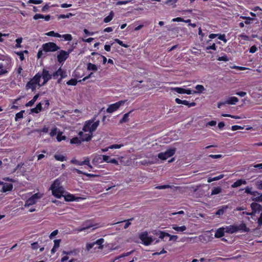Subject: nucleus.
Returning a JSON list of instances; mask_svg holds the SVG:
<instances>
[{
    "instance_id": "1",
    "label": "nucleus",
    "mask_w": 262,
    "mask_h": 262,
    "mask_svg": "<svg viewBox=\"0 0 262 262\" xmlns=\"http://www.w3.org/2000/svg\"><path fill=\"white\" fill-rule=\"evenodd\" d=\"M96 116L94 117L85 122L82 127V131L79 132L78 135L81 138L82 141H89L93 137V133L95 131L99 125V120L96 121Z\"/></svg>"
},
{
    "instance_id": "2",
    "label": "nucleus",
    "mask_w": 262,
    "mask_h": 262,
    "mask_svg": "<svg viewBox=\"0 0 262 262\" xmlns=\"http://www.w3.org/2000/svg\"><path fill=\"white\" fill-rule=\"evenodd\" d=\"M52 190V194L57 198H60L63 196L66 200V195H63V191L62 187L60 186V181L56 179L51 185L50 188Z\"/></svg>"
},
{
    "instance_id": "3",
    "label": "nucleus",
    "mask_w": 262,
    "mask_h": 262,
    "mask_svg": "<svg viewBox=\"0 0 262 262\" xmlns=\"http://www.w3.org/2000/svg\"><path fill=\"white\" fill-rule=\"evenodd\" d=\"M40 73H37L36 74L34 75V76L31 78L29 81H28L26 85V88L27 90L31 89L32 92H34L36 90L37 85H38L39 87L42 86L41 84H40Z\"/></svg>"
},
{
    "instance_id": "4",
    "label": "nucleus",
    "mask_w": 262,
    "mask_h": 262,
    "mask_svg": "<svg viewBox=\"0 0 262 262\" xmlns=\"http://www.w3.org/2000/svg\"><path fill=\"white\" fill-rule=\"evenodd\" d=\"M246 193L252 195L251 199L252 201L256 202H262V193H260L257 191H252V187L247 186L245 188Z\"/></svg>"
},
{
    "instance_id": "5",
    "label": "nucleus",
    "mask_w": 262,
    "mask_h": 262,
    "mask_svg": "<svg viewBox=\"0 0 262 262\" xmlns=\"http://www.w3.org/2000/svg\"><path fill=\"white\" fill-rule=\"evenodd\" d=\"M104 242V239L102 238H100L97 239L95 242L88 243L85 246V250L89 251L92 248L94 247L95 245H98L97 247L99 249H102L103 248V243ZM97 247H95L94 249H96Z\"/></svg>"
},
{
    "instance_id": "6",
    "label": "nucleus",
    "mask_w": 262,
    "mask_h": 262,
    "mask_svg": "<svg viewBox=\"0 0 262 262\" xmlns=\"http://www.w3.org/2000/svg\"><path fill=\"white\" fill-rule=\"evenodd\" d=\"M176 151V149L175 148H170L166 150L164 152H160L158 155V157L159 159L165 160L169 157L173 156Z\"/></svg>"
},
{
    "instance_id": "7",
    "label": "nucleus",
    "mask_w": 262,
    "mask_h": 262,
    "mask_svg": "<svg viewBox=\"0 0 262 262\" xmlns=\"http://www.w3.org/2000/svg\"><path fill=\"white\" fill-rule=\"evenodd\" d=\"M42 48V50L46 52H54L59 49V47L56 44L53 42H49L43 44Z\"/></svg>"
},
{
    "instance_id": "8",
    "label": "nucleus",
    "mask_w": 262,
    "mask_h": 262,
    "mask_svg": "<svg viewBox=\"0 0 262 262\" xmlns=\"http://www.w3.org/2000/svg\"><path fill=\"white\" fill-rule=\"evenodd\" d=\"M139 238L142 241L145 246L150 245L153 241L151 237L148 236L147 231L141 233L139 235Z\"/></svg>"
},
{
    "instance_id": "9",
    "label": "nucleus",
    "mask_w": 262,
    "mask_h": 262,
    "mask_svg": "<svg viewBox=\"0 0 262 262\" xmlns=\"http://www.w3.org/2000/svg\"><path fill=\"white\" fill-rule=\"evenodd\" d=\"M65 72L60 68L52 74V78L57 79V82L60 83L61 79L66 77Z\"/></svg>"
},
{
    "instance_id": "10",
    "label": "nucleus",
    "mask_w": 262,
    "mask_h": 262,
    "mask_svg": "<svg viewBox=\"0 0 262 262\" xmlns=\"http://www.w3.org/2000/svg\"><path fill=\"white\" fill-rule=\"evenodd\" d=\"M40 78L42 77L43 81L41 84V85L46 84L50 79H52V74L49 73V72L46 69H43L42 73H40Z\"/></svg>"
},
{
    "instance_id": "11",
    "label": "nucleus",
    "mask_w": 262,
    "mask_h": 262,
    "mask_svg": "<svg viewBox=\"0 0 262 262\" xmlns=\"http://www.w3.org/2000/svg\"><path fill=\"white\" fill-rule=\"evenodd\" d=\"M124 103V101H119L115 103L112 104L108 106L106 109V112L109 113H112L116 111L119 107Z\"/></svg>"
},
{
    "instance_id": "12",
    "label": "nucleus",
    "mask_w": 262,
    "mask_h": 262,
    "mask_svg": "<svg viewBox=\"0 0 262 262\" xmlns=\"http://www.w3.org/2000/svg\"><path fill=\"white\" fill-rule=\"evenodd\" d=\"M2 185V188L0 190L2 192H7L11 191L13 189V186L11 183H7L0 181V186Z\"/></svg>"
},
{
    "instance_id": "13",
    "label": "nucleus",
    "mask_w": 262,
    "mask_h": 262,
    "mask_svg": "<svg viewBox=\"0 0 262 262\" xmlns=\"http://www.w3.org/2000/svg\"><path fill=\"white\" fill-rule=\"evenodd\" d=\"M39 198L38 193H35L33 195H32L30 198L27 199L25 202V206H30L32 205L35 204L37 199Z\"/></svg>"
},
{
    "instance_id": "14",
    "label": "nucleus",
    "mask_w": 262,
    "mask_h": 262,
    "mask_svg": "<svg viewBox=\"0 0 262 262\" xmlns=\"http://www.w3.org/2000/svg\"><path fill=\"white\" fill-rule=\"evenodd\" d=\"M95 226V225L93 223V222L92 220H88L84 222L82 226L78 229L77 230L78 231H84L86 229H89L91 227H93Z\"/></svg>"
},
{
    "instance_id": "15",
    "label": "nucleus",
    "mask_w": 262,
    "mask_h": 262,
    "mask_svg": "<svg viewBox=\"0 0 262 262\" xmlns=\"http://www.w3.org/2000/svg\"><path fill=\"white\" fill-rule=\"evenodd\" d=\"M79 252V251L77 249H74L73 251H70L69 252L67 251V261L68 262H77V259L70 258V255L76 256Z\"/></svg>"
},
{
    "instance_id": "16",
    "label": "nucleus",
    "mask_w": 262,
    "mask_h": 262,
    "mask_svg": "<svg viewBox=\"0 0 262 262\" xmlns=\"http://www.w3.org/2000/svg\"><path fill=\"white\" fill-rule=\"evenodd\" d=\"M251 208L252 210V213L253 214L256 212H260L262 209V206L261 205L256 202H253L251 204Z\"/></svg>"
},
{
    "instance_id": "17",
    "label": "nucleus",
    "mask_w": 262,
    "mask_h": 262,
    "mask_svg": "<svg viewBox=\"0 0 262 262\" xmlns=\"http://www.w3.org/2000/svg\"><path fill=\"white\" fill-rule=\"evenodd\" d=\"M91 55L96 56L97 59L99 61H101L102 59V62L103 64H105L107 61V58L104 56L101 55L97 52H93L91 53Z\"/></svg>"
},
{
    "instance_id": "18",
    "label": "nucleus",
    "mask_w": 262,
    "mask_h": 262,
    "mask_svg": "<svg viewBox=\"0 0 262 262\" xmlns=\"http://www.w3.org/2000/svg\"><path fill=\"white\" fill-rule=\"evenodd\" d=\"M81 197H76L75 195L67 192V202L76 201L78 202L81 200Z\"/></svg>"
},
{
    "instance_id": "19",
    "label": "nucleus",
    "mask_w": 262,
    "mask_h": 262,
    "mask_svg": "<svg viewBox=\"0 0 262 262\" xmlns=\"http://www.w3.org/2000/svg\"><path fill=\"white\" fill-rule=\"evenodd\" d=\"M250 231L249 228H248L246 225L244 223H242L238 226L236 225V231H243L248 232Z\"/></svg>"
},
{
    "instance_id": "20",
    "label": "nucleus",
    "mask_w": 262,
    "mask_h": 262,
    "mask_svg": "<svg viewBox=\"0 0 262 262\" xmlns=\"http://www.w3.org/2000/svg\"><path fill=\"white\" fill-rule=\"evenodd\" d=\"M225 232L227 233L233 234L236 232V225H229L225 228Z\"/></svg>"
},
{
    "instance_id": "21",
    "label": "nucleus",
    "mask_w": 262,
    "mask_h": 262,
    "mask_svg": "<svg viewBox=\"0 0 262 262\" xmlns=\"http://www.w3.org/2000/svg\"><path fill=\"white\" fill-rule=\"evenodd\" d=\"M247 181L244 179H238L235 181L233 184L231 185L232 188H236L241 186L242 185H246Z\"/></svg>"
},
{
    "instance_id": "22",
    "label": "nucleus",
    "mask_w": 262,
    "mask_h": 262,
    "mask_svg": "<svg viewBox=\"0 0 262 262\" xmlns=\"http://www.w3.org/2000/svg\"><path fill=\"white\" fill-rule=\"evenodd\" d=\"M225 232V228H220L215 231L214 236L216 238H221L224 235Z\"/></svg>"
},
{
    "instance_id": "23",
    "label": "nucleus",
    "mask_w": 262,
    "mask_h": 262,
    "mask_svg": "<svg viewBox=\"0 0 262 262\" xmlns=\"http://www.w3.org/2000/svg\"><path fill=\"white\" fill-rule=\"evenodd\" d=\"M57 60L60 63L66 60V51L61 50L60 52V53L57 55Z\"/></svg>"
},
{
    "instance_id": "24",
    "label": "nucleus",
    "mask_w": 262,
    "mask_h": 262,
    "mask_svg": "<svg viewBox=\"0 0 262 262\" xmlns=\"http://www.w3.org/2000/svg\"><path fill=\"white\" fill-rule=\"evenodd\" d=\"M172 229L179 233L183 232L187 229V228L185 225L182 226H178L177 225H172Z\"/></svg>"
},
{
    "instance_id": "25",
    "label": "nucleus",
    "mask_w": 262,
    "mask_h": 262,
    "mask_svg": "<svg viewBox=\"0 0 262 262\" xmlns=\"http://www.w3.org/2000/svg\"><path fill=\"white\" fill-rule=\"evenodd\" d=\"M75 163L78 165H86L88 166L89 167H90V168H93L92 166L90 164V160L88 158H87L86 159H85L84 160H83L82 161H76Z\"/></svg>"
},
{
    "instance_id": "26",
    "label": "nucleus",
    "mask_w": 262,
    "mask_h": 262,
    "mask_svg": "<svg viewBox=\"0 0 262 262\" xmlns=\"http://www.w3.org/2000/svg\"><path fill=\"white\" fill-rule=\"evenodd\" d=\"M60 242H61L60 239H55L54 241V246L51 250L52 254H54L57 251V249L59 247V245H60Z\"/></svg>"
},
{
    "instance_id": "27",
    "label": "nucleus",
    "mask_w": 262,
    "mask_h": 262,
    "mask_svg": "<svg viewBox=\"0 0 262 262\" xmlns=\"http://www.w3.org/2000/svg\"><path fill=\"white\" fill-rule=\"evenodd\" d=\"M251 170L254 172H257L256 169H262V163L257 164H252L250 166Z\"/></svg>"
},
{
    "instance_id": "28",
    "label": "nucleus",
    "mask_w": 262,
    "mask_h": 262,
    "mask_svg": "<svg viewBox=\"0 0 262 262\" xmlns=\"http://www.w3.org/2000/svg\"><path fill=\"white\" fill-rule=\"evenodd\" d=\"M238 101V99L236 97H231L229 98L226 101V104H235Z\"/></svg>"
},
{
    "instance_id": "29",
    "label": "nucleus",
    "mask_w": 262,
    "mask_h": 262,
    "mask_svg": "<svg viewBox=\"0 0 262 262\" xmlns=\"http://www.w3.org/2000/svg\"><path fill=\"white\" fill-rule=\"evenodd\" d=\"M42 110V104L41 102H39L38 103L35 107L34 108H32L31 109V112L32 113H38L39 112H41V111Z\"/></svg>"
},
{
    "instance_id": "30",
    "label": "nucleus",
    "mask_w": 262,
    "mask_h": 262,
    "mask_svg": "<svg viewBox=\"0 0 262 262\" xmlns=\"http://www.w3.org/2000/svg\"><path fill=\"white\" fill-rule=\"evenodd\" d=\"M114 13L113 12V11H111L108 15L106 17H105L104 19H103V21L105 23H109L110 22L113 18L114 17Z\"/></svg>"
},
{
    "instance_id": "31",
    "label": "nucleus",
    "mask_w": 262,
    "mask_h": 262,
    "mask_svg": "<svg viewBox=\"0 0 262 262\" xmlns=\"http://www.w3.org/2000/svg\"><path fill=\"white\" fill-rule=\"evenodd\" d=\"M82 142H83V141H82V140H81V138H80V137H74L70 140V143L71 144H77V145L80 144Z\"/></svg>"
},
{
    "instance_id": "32",
    "label": "nucleus",
    "mask_w": 262,
    "mask_h": 262,
    "mask_svg": "<svg viewBox=\"0 0 262 262\" xmlns=\"http://www.w3.org/2000/svg\"><path fill=\"white\" fill-rule=\"evenodd\" d=\"M132 112V111H130L127 113H125L123 117L122 118V119L120 120L119 122L120 123H125V122H127L128 120H129V114Z\"/></svg>"
},
{
    "instance_id": "33",
    "label": "nucleus",
    "mask_w": 262,
    "mask_h": 262,
    "mask_svg": "<svg viewBox=\"0 0 262 262\" xmlns=\"http://www.w3.org/2000/svg\"><path fill=\"white\" fill-rule=\"evenodd\" d=\"M87 69L89 71H94V72H96V71H97L98 68L94 64H93L92 63H88L87 64Z\"/></svg>"
},
{
    "instance_id": "34",
    "label": "nucleus",
    "mask_w": 262,
    "mask_h": 262,
    "mask_svg": "<svg viewBox=\"0 0 262 262\" xmlns=\"http://www.w3.org/2000/svg\"><path fill=\"white\" fill-rule=\"evenodd\" d=\"M227 208L228 207L227 206H222L221 208H220L216 211L215 214L218 215H223L225 213Z\"/></svg>"
},
{
    "instance_id": "35",
    "label": "nucleus",
    "mask_w": 262,
    "mask_h": 262,
    "mask_svg": "<svg viewBox=\"0 0 262 262\" xmlns=\"http://www.w3.org/2000/svg\"><path fill=\"white\" fill-rule=\"evenodd\" d=\"M222 191V189L220 187H214L211 191V195H215L219 194Z\"/></svg>"
},
{
    "instance_id": "36",
    "label": "nucleus",
    "mask_w": 262,
    "mask_h": 262,
    "mask_svg": "<svg viewBox=\"0 0 262 262\" xmlns=\"http://www.w3.org/2000/svg\"><path fill=\"white\" fill-rule=\"evenodd\" d=\"M195 89L196 90V93H202L205 91V88L203 85L201 84H198L195 86Z\"/></svg>"
},
{
    "instance_id": "37",
    "label": "nucleus",
    "mask_w": 262,
    "mask_h": 262,
    "mask_svg": "<svg viewBox=\"0 0 262 262\" xmlns=\"http://www.w3.org/2000/svg\"><path fill=\"white\" fill-rule=\"evenodd\" d=\"M224 174H220L218 176L214 177L212 178H209L208 179V182L210 183L212 181L219 180L222 179L224 177Z\"/></svg>"
},
{
    "instance_id": "38",
    "label": "nucleus",
    "mask_w": 262,
    "mask_h": 262,
    "mask_svg": "<svg viewBox=\"0 0 262 262\" xmlns=\"http://www.w3.org/2000/svg\"><path fill=\"white\" fill-rule=\"evenodd\" d=\"M77 42H73L72 45H71V47L68 49V51H67V58H68V55L69 54L72 52V51L73 50V49L76 47L77 45Z\"/></svg>"
},
{
    "instance_id": "39",
    "label": "nucleus",
    "mask_w": 262,
    "mask_h": 262,
    "mask_svg": "<svg viewBox=\"0 0 262 262\" xmlns=\"http://www.w3.org/2000/svg\"><path fill=\"white\" fill-rule=\"evenodd\" d=\"M24 112H25V111L23 110V111H21L20 112L16 113L15 115V120L16 121H17L18 120V119L23 118V114L24 113Z\"/></svg>"
},
{
    "instance_id": "40",
    "label": "nucleus",
    "mask_w": 262,
    "mask_h": 262,
    "mask_svg": "<svg viewBox=\"0 0 262 262\" xmlns=\"http://www.w3.org/2000/svg\"><path fill=\"white\" fill-rule=\"evenodd\" d=\"M173 90L179 94H185V89L182 88L176 87L173 89Z\"/></svg>"
},
{
    "instance_id": "41",
    "label": "nucleus",
    "mask_w": 262,
    "mask_h": 262,
    "mask_svg": "<svg viewBox=\"0 0 262 262\" xmlns=\"http://www.w3.org/2000/svg\"><path fill=\"white\" fill-rule=\"evenodd\" d=\"M115 42L118 43L119 45H120L122 47H123L124 48H128L129 47V45L127 44L124 43L122 41L120 40V39L118 38L114 39Z\"/></svg>"
},
{
    "instance_id": "42",
    "label": "nucleus",
    "mask_w": 262,
    "mask_h": 262,
    "mask_svg": "<svg viewBox=\"0 0 262 262\" xmlns=\"http://www.w3.org/2000/svg\"><path fill=\"white\" fill-rule=\"evenodd\" d=\"M54 158L56 160L61 162L66 160V157L61 155L56 154L54 155Z\"/></svg>"
},
{
    "instance_id": "43",
    "label": "nucleus",
    "mask_w": 262,
    "mask_h": 262,
    "mask_svg": "<svg viewBox=\"0 0 262 262\" xmlns=\"http://www.w3.org/2000/svg\"><path fill=\"white\" fill-rule=\"evenodd\" d=\"M22 41H23L22 37H19V38H17V39H16L15 41H16V43L15 46L16 48H19L21 47V43L22 42Z\"/></svg>"
},
{
    "instance_id": "44",
    "label": "nucleus",
    "mask_w": 262,
    "mask_h": 262,
    "mask_svg": "<svg viewBox=\"0 0 262 262\" xmlns=\"http://www.w3.org/2000/svg\"><path fill=\"white\" fill-rule=\"evenodd\" d=\"M255 185L257 189L262 190V180L256 181L255 182Z\"/></svg>"
},
{
    "instance_id": "45",
    "label": "nucleus",
    "mask_w": 262,
    "mask_h": 262,
    "mask_svg": "<svg viewBox=\"0 0 262 262\" xmlns=\"http://www.w3.org/2000/svg\"><path fill=\"white\" fill-rule=\"evenodd\" d=\"M133 220H134L133 217L123 221V222H125V224L124 226V228L125 229H127L129 226V225H130V224H131L130 221H132Z\"/></svg>"
},
{
    "instance_id": "46",
    "label": "nucleus",
    "mask_w": 262,
    "mask_h": 262,
    "mask_svg": "<svg viewBox=\"0 0 262 262\" xmlns=\"http://www.w3.org/2000/svg\"><path fill=\"white\" fill-rule=\"evenodd\" d=\"M4 66L3 64L1 63H0V76L5 75L7 73H8V71L6 69H3Z\"/></svg>"
},
{
    "instance_id": "47",
    "label": "nucleus",
    "mask_w": 262,
    "mask_h": 262,
    "mask_svg": "<svg viewBox=\"0 0 262 262\" xmlns=\"http://www.w3.org/2000/svg\"><path fill=\"white\" fill-rule=\"evenodd\" d=\"M24 52L28 53V51L27 50H25V51H24ZM16 54L18 56H19V59L20 60L23 61L24 60L25 57H24V52H22V51L17 52H16Z\"/></svg>"
},
{
    "instance_id": "48",
    "label": "nucleus",
    "mask_w": 262,
    "mask_h": 262,
    "mask_svg": "<svg viewBox=\"0 0 262 262\" xmlns=\"http://www.w3.org/2000/svg\"><path fill=\"white\" fill-rule=\"evenodd\" d=\"M172 21H173V22H175V21H177V22H183V21H185V22H190V19H188L187 20H184L183 19V18H181V17H176V18H174L173 19H172Z\"/></svg>"
},
{
    "instance_id": "49",
    "label": "nucleus",
    "mask_w": 262,
    "mask_h": 262,
    "mask_svg": "<svg viewBox=\"0 0 262 262\" xmlns=\"http://www.w3.org/2000/svg\"><path fill=\"white\" fill-rule=\"evenodd\" d=\"M167 236H170V234L164 231H161L159 234V238L164 239V238L167 237Z\"/></svg>"
},
{
    "instance_id": "50",
    "label": "nucleus",
    "mask_w": 262,
    "mask_h": 262,
    "mask_svg": "<svg viewBox=\"0 0 262 262\" xmlns=\"http://www.w3.org/2000/svg\"><path fill=\"white\" fill-rule=\"evenodd\" d=\"M77 83V80L76 79H71L67 82V84L71 85H76Z\"/></svg>"
},
{
    "instance_id": "51",
    "label": "nucleus",
    "mask_w": 262,
    "mask_h": 262,
    "mask_svg": "<svg viewBox=\"0 0 262 262\" xmlns=\"http://www.w3.org/2000/svg\"><path fill=\"white\" fill-rule=\"evenodd\" d=\"M102 160L100 161V163H102V162H105L106 163H109L110 161V157L107 155H102Z\"/></svg>"
},
{
    "instance_id": "52",
    "label": "nucleus",
    "mask_w": 262,
    "mask_h": 262,
    "mask_svg": "<svg viewBox=\"0 0 262 262\" xmlns=\"http://www.w3.org/2000/svg\"><path fill=\"white\" fill-rule=\"evenodd\" d=\"M217 35H218L217 36V37L219 39L223 41L225 43L227 42V40L226 38V36L224 34H217Z\"/></svg>"
},
{
    "instance_id": "53",
    "label": "nucleus",
    "mask_w": 262,
    "mask_h": 262,
    "mask_svg": "<svg viewBox=\"0 0 262 262\" xmlns=\"http://www.w3.org/2000/svg\"><path fill=\"white\" fill-rule=\"evenodd\" d=\"M123 145L121 144H113L108 146V148L110 149H117V148H120L121 147H123Z\"/></svg>"
},
{
    "instance_id": "54",
    "label": "nucleus",
    "mask_w": 262,
    "mask_h": 262,
    "mask_svg": "<svg viewBox=\"0 0 262 262\" xmlns=\"http://www.w3.org/2000/svg\"><path fill=\"white\" fill-rule=\"evenodd\" d=\"M222 116L223 117H230V118H234V119H241V117L238 116H234V115H232L228 114H223L222 115Z\"/></svg>"
},
{
    "instance_id": "55",
    "label": "nucleus",
    "mask_w": 262,
    "mask_h": 262,
    "mask_svg": "<svg viewBox=\"0 0 262 262\" xmlns=\"http://www.w3.org/2000/svg\"><path fill=\"white\" fill-rule=\"evenodd\" d=\"M217 60L219 61H228L229 59L228 58L227 55H224V56L219 57Z\"/></svg>"
},
{
    "instance_id": "56",
    "label": "nucleus",
    "mask_w": 262,
    "mask_h": 262,
    "mask_svg": "<svg viewBox=\"0 0 262 262\" xmlns=\"http://www.w3.org/2000/svg\"><path fill=\"white\" fill-rule=\"evenodd\" d=\"M42 2V0H29L28 3L37 5L41 4Z\"/></svg>"
},
{
    "instance_id": "57",
    "label": "nucleus",
    "mask_w": 262,
    "mask_h": 262,
    "mask_svg": "<svg viewBox=\"0 0 262 262\" xmlns=\"http://www.w3.org/2000/svg\"><path fill=\"white\" fill-rule=\"evenodd\" d=\"M170 187V185L166 184V185L157 186L155 187V188L157 189H165L166 188H169Z\"/></svg>"
},
{
    "instance_id": "58",
    "label": "nucleus",
    "mask_w": 262,
    "mask_h": 262,
    "mask_svg": "<svg viewBox=\"0 0 262 262\" xmlns=\"http://www.w3.org/2000/svg\"><path fill=\"white\" fill-rule=\"evenodd\" d=\"M131 2V1H119L116 3L117 5H125L127 3H129Z\"/></svg>"
},
{
    "instance_id": "59",
    "label": "nucleus",
    "mask_w": 262,
    "mask_h": 262,
    "mask_svg": "<svg viewBox=\"0 0 262 262\" xmlns=\"http://www.w3.org/2000/svg\"><path fill=\"white\" fill-rule=\"evenodd\" d=\"M243 128H244V127H242L239 125H233L231 127V129L233 131H235V130H236L238 129H243Z\"/></svg>"
},
{
    "instance_id": "60",
    "label": "nucleus",
    "mask_w": 262,
    "mask_h": 262,
    "mask_svg": "<svg viewBox=\"0 0 262 262\" xmlns=\"http://www.w3.org/2000/svg\"><path fill=\"white\" fill-rule=\"evenodd\" d=\"M41 104L44 105L45 109H47L49 108L50 105L49 101L48 100H45L42 103H41Z\"/></svg>"
},
{
    "instance_id": "61",
    "label": "nucleus",
    "mask_w": 262,
    "mask_h": 262,
    "mask_svg": "<svg viewBox=\"0 0 262 262\" xmlns=\"http://www.w3.org/2000/svg\"><path fill=\"white\" fill-rule=\"evenodd\" d=\"M44 15L41 14H36L33 16V19L35 20H37L40 18H43Z\"/></svg>"
},
{
    "instance_id": "62",
    "label": "nucleus",
    "mask_w": 262,
    "mask_h": 262,
    "mask_svg": "<svg viewBox=\"0 0 262 262\" xmlns=\"http://www.w3.org/2000/svg\"><path fill=\"white\" fill-rule=\"evenodd\" d=\"M216 46L214 43H213L211 46H207L206 48V50H213L215 51L216 50Z\"/></svg>"
},
{
    "instance_id": "63",
    "label": "nucleus",
    "mask_w": 262,
    "mask_h": 262,
    "mask_svg": "<svg viewBox=\"0 0 262 262\" xmlns=\"http://www.w3.org/2000/svg\"><path fill=\"white\" fill-rule=\"evenodd\" d=\"M57 134V128L56 127H54L52 129V130H51L50 133V135L51 137H54V136H55Z\"/></svg>"
},
{
    "instance_id": "64",
    "label": "nucleus",
    "mask_w": 262,
    "mask_h": 262,
    "mask_svg": "<svg viewBox=\"0 0 262 262\" xmlns=\"http://www.w3.org/2000/svg\"><path fill=\"white\" fill-rule=\"evenodd\" d=\"M257 224L259 227L262 225V213L260 214L259 217L258 219Z\"/></svg>"
}]
</instances>
